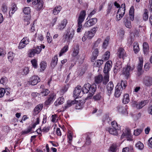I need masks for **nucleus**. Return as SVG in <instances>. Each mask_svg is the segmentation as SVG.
I'll return each instance as SVG.
<instances>
[{
    "label": "nucleus",
    "mask_w": 152,
    "mask_h": 152,
    "mask_svg": "<svg viewBox=\"0 0 152 152\" xmlns=\"http://www.w3.org/2000/svg\"><path fill=\"white\" fill-rule=\"evenodd\" d=\"M98 28L97 26H95L92 28L90 30L86 31L82 38V41L84 42L87 39H91L94 36L98 30Z\"/></svg>",
    "instance_id": "nucleus-1"
},
{
    "label": "nucleus",
    "mask_w": 152,
    "mask_h": 152,
    "mask_svg": "<svg viewBox=\"0 0 152 152\" xmlns=\"http://www.w3.org/2000/svg\"><path fill=\"white\" fill-rule=\"evenodd\" d=\"M75 34V31L72 28H70L65 32L63 37L65 41L69 42L72 40Z\"/></svg>",
    "instance_id": "nucleus-2"
},
{
    "label": "nucleus",
    "mask_w": 152,
    "mask_h": 152,
    "mask_svg": "<svg viewBox=\"0 0 152 152\" xmlns=\"http://www.w3.org/2000/svg\"><path fill=\"white\" fill-rule=\"evenodd\" d=\"M112 127L108 129V131L109 133L111 134L116 135L118 134V131L120 129L119 126H118L117 123L115 121H113L111 123Z\"/></svg>",
    "instance_id": "nucleus-3"
},
{
    "label": "nucleus",
    "mask_w": 152,
    "mask_h": 152,
    "mask_svg": "<svg viewBox=\"0 0 152 152\" xmlns=\"http://www.w3.org/2000/svg\"><path fill=\"white\" fill-rule=\"evenodd\" d=\"M125 4H123L117 12L116 18L117 21H119L122 18L125 13Z\"/></svg>",
    "instance_id": "nucleus-4"
},
{
    "label": "nucleus",
    "mask_w": 152,
    "mask_h": 152,
    "mask_svg": "<svg viewBox=\"0 0 152 152\" xmlns=\"http://www.w3.org/2000/svg\"><path fill=\"white\" fill-rule=\"evenodd\" d=\"M97 19L96 18H92L88 20V18L83 25V27L85 28H89L95 25L97 22Z\"/></svg>",
    "instance_id": "nucleus-5"
},
{
    "label": "nucleus",
    "mask_w": 152,
    "mask_h": 152,
    "mask_svg": "<svg viewBox=\"0 0 152 152\" xmlns=\"http://www.w3.org/2000/svg\"><path fill=\"white\" fill-rule=\"evenodd\" d=\"M86 15V11L85 10L81 11L77 19V23H82L84 21Z\"/></svg>",
    "instance_id": "nucleus-6"
},
{
    "label": "nucleus",
    "mask_w": 152,
    "mask_h": 152,
    "mask_svg": "<svg viewBox=\"0 0 152 152\" xmlns=\"http://www.w3.org/2000/svg\"><path fill=\"white\" fill-rule=\"evenodd\" d=\"M29 43L28 38L27 37H24L19 43L18 48L21 49L24 48Z\"/></svg>",
    "instance_id": "nucleus-7"
},
{
    "label": "nucleus",
    "mask_w": 152,
    "mask_h": 152,
    "mask_svg": "<svg viewBox=\"0 0 152 152\" xmlns=\"http://www.w3.org/2000/svg\"><path fill=\"white\" fill-rule=\"evenodd\" d=\"M40 81V80L39 77L37 76L34 75L30 78L28 83L30 85L34 86Z\"/></svg>",
    "instance_id": "nucleus-8"
},
{
    "label": "nucleus",
    "mask_w": 152,
    "mask_h": 152,
    "mask_svg": "<svg viewBox=\"0 0 152 152\" xmlns=\"http://www.w3.org/2000/svg\"><path fill=\"white\" fill-rule=\"evenodd\" d=\"M56 94L54 93H50L48 97V99L45 102V104L46 105H50L56 99Z\"/></svg>",
    "instance_id": "nucleus-9"
},
{
    "label": "nucleus",
    "mask_w": 152,
    "mask_h": 152,
    "mask_svg": "<svg viewBox=\"0 0 152 152\" xmlns=\"http://www.w3.org/2000/svg\"><path fill=\"white\" fill-rule=\"evenodd\" d=\"M32 4L34 5H37V10L39 11L43 8V3L40 0H32Z\"/></svg>",
    "instance_id": "nucleus-10"
},
{
    "label": "nucleus",
    "mask_w": 152,
    "mask_h": 152,
    "mask_svg": "<svg viewBox=\"0 0 152 152\" xmlns=\"http://www.w3.org/2000/svg\"><path fill=\"white\" fill-rule=\"evenodd\" d=\"M43 107V105L42 104H39L35 107L33 112V116L34 118H35V116L41 111Z\"/></svg>",
    "instance_id": "nucleus-11"
},
{
    "label": "nucleus",
    "mask_w": 152,
    "mask_h": 152,
    "mask_svg": "<svg viewBox=\"0 0 152 152\" xmlns=\"http://www.w3.org/2000/svg\"><path fill=\"white\" fill-rule=\"evenodd\" d=\"M117 110L118 112L124 115H127L128 113L126 105L125 107L121 105L118 106L117 107Z\"/></svg>",
    "instance_id": "nucleus-12"
},
{
    "label": "nucleus",
    "mask_w": 152,
    "mask_h": 152,
    "mask_svg": "<svg viewBox=\"0 0 152 152\" xmlns=\"http://www.w3.org/2000/svg\"><path fill=\"white\" fill-rule=\"evenodd\" d=\"M143 83L146 86H151L152 85V78L149 76H145L143 78Z\"/></svg>",
    "instance_id": "nucleus-13"
},
{
    "label": "nucleus",
    "mask_w": 152,
    "mask_h": 152,
    "mask_svg": "<svg viewBox=\"0 0 152 152\" xmlns=\"http://www.w3.org/2000/svg\"><path fill=\"white\" fill-rule=\"evenodd\" d=\"M112 65L111 61H107L105 64L104 69V72L105 73H107L110 70Z\"/></svg>",
    "instance_id": "nucleus-14"
},
{
    "label": "nucleus",
    "mask_w": 152,
    "mask_h": 152,
    "mask_svg": "<svg viewBox=\"0 0 152 152\" xmlns=\"http://www.w3.org/2000/svg\"><path fill=\"white\" fill-rule=\"evenodd\" d=\"M117 55L120 58L124 59V57H126V53L124 49L122 48H120L118 50Z\"/></svg>",
    "instance_id": "nucleus-15"
},
{
    "label": "nucleus",
    "mask_w": 152,
    "mask_h": 152,
    "mask_svg": "<svg viewBox=\"0 0 152 152\" xmlns=\"http://www.w3.org/2000/svg\"><path fill=\"white\" fill-rule=\"evenodd\" d=\"M81 87L79 85H78L75 88L74 91V96L75 98H77L78 97H81L80 94L81 92Z\"/></svg>",
    "instance_id": "nucleus-16"
},
{
    "label": "nucleus",
    "mask_w": 152,
    "mask_h": 152,
    "mask_svg": "<svg viewBox=\"0 0 152 152\" xmlns=\"http://www.w3.org/2000/svg\"><path fill=\"white\" fill-rule=\"evenodd\" d=\"M76 101L75 100H68L66 103L65 104L64 106L63 107V111L65 110L69 107L71 106L72 105L76 103Z\"/></svg>",
    "instance_id": "nucleus-17"
},
{
    "label": "nucleus",
    "mask_w": 152,
    "mask_h": 152,
    "mask_svg": "<svg viewBox=\"0 0 152 152\" xmlns=\"http://www.w3.org/2000/svg\"><path fill=\"white\" fill-rule=\"evenodd\" d=\"M114 88V85L112 82H109L106 86L107 90V94L110 96L112 94Z\"/></svg>",
    "instance_id": "nucleus-18"
},
{
    "label": "nucleus",
    "mask_w": 152,
    "mask_h": 152,
    "mask_svg": "<svg viewBox=\"0 0 152 152\" xmlns=\"http://www.w3.org/2000/svg\"><path fill=\"white\" fill-rule=\"evenodd\" d=\"M96 85L94 84L92 85L88 92L89 94L88 95L87 98H90L92 97L96 91Z\"/></svg>",
    "instance_id": "nucleus-19"
},
{
    "label": "nucleus",
    "mask_w": 152,
    "mask_h": 152,
    "mask_svg": "<svg viewBox=\"0 0 152 152\" xmlns=\"http://www.w3.org/2000/svg\"><path fill=\"white\" fill-rule=\"evenodd\" d=\"M123 89H121V87L118 85L116 86L115 89V96L116 97L120 96L122 93Z\"/></svg>",
    "instance_id": "nucleus-20"
},
{
    "label": "nucleus",
    "mask_w": 152,
    "mask_h": 152,
    "mask_svg": "<svg viewBox=\"0 0 152 152\" xmlns=\"http://www.w3.org/2000/svg\"><path fill=\"white\" fill-rule=\"evenodd\" d=\"M133 69L131 68L130 66L127 65L126 68H124L123 70V73L127 77L129 75L130 73L132 71Z\"/></svg>",
    "instance_id": "nucleus-21"
},
{
    "label": "nucleus",
    "mask_w": 152,
    "mask_h": 152,
    "mask_svg": "<svg viewBox=\"0 0 152 152\" xmlns=\"http://www.w3.org/2000/svg\"><path fill=\"white\" fill-rule=\"evenodd\" d=\"M79 50L78 46L77 45L74 48L72 53V56L73 57L76 58L77 59H78V55L79 52Z\"/></svg>",
    "instance_id": "nucleus-22"
},
{
    "label": "nucleus",
    "mask_w": 152,
    "mask_h": 152,
    "mask_svg": "<svg viewBox=\"0 0 152 152\" xmlns=\"http://www.w3.org/2000/svg\"><path fill=\"white\" fill-rule=\"evenodd\" d=\"M91 85L88 83L85 84L83 87L82 91L83 93H87L89 92Z\"/></svg>",
    "instance_id": "nucleus-23"
},
{
    "label": "nucleus",
    "mask_w": 152,
    "mask_h": 152,
    "mask_svg": "<svg viewBox=\"0 0 152 152\" xmlns=\"http://www.w3.org/2000/svg\"><path fill=\"white\" fill-rule=\"evenodd\" d=\"M64 99L63 96L60 97L58 98L54 103V105L58 106L63 104L64 102Z\"/></svg>",
    "instance_id": "nucleus-24"
},
{
    "label": "nucleus",
    "mask_w": 152,
    "mask_h": 152,
    "mask_svg": "<svg viewBox=\"0 0 152 152\" xmlns=\"http://www.w3.org/2000/svg\"><path fill=\"white\" fill-rule=\"evenodd\" d=\"M67 23V20L65 19L63 20L58 26V28L60 30H63L66 26Z\"/></svg>",
    "instance_id": "nucleus-25"
},
{
    "label": "nucleus",
    "mask_w": 152,
    "mask_h": 152,
    "mask_svg": "<svg viewBox=\"0 0 152 152\" xmlns=\"http://www.w3.org/2000/svg\"><path fill=\"white\" fill-rule=\"evenodd\" d=\"M143 51L144 54L147 55L149 51V47L148 44L146 42H144L143 45Z\"/></svg>",
    "instance_id": "nucleus-26"
},
{
    "label": "nucleus",
    "mask_w": 152,
    "mask_h": 152,
    "mask_svg": "<svg viewBox=\"0 0 152 152\" xmlns=\"http://www.w3.org/2000/svg\"><path fill=\"white\" fill-rule=\"evenodd\" d=\"M29 70L28 67H25L21 69L19 71L20 75H26L29 72Z\"/></svg>",
    "instance_id": "nucleus-27"
},
{
    "label": "nucleus",
    "mask_w": 152,
    "mask_h": 152,
    "mask_svg": "<svg viewBox=\"0 0 152 152\" xmlns=\"http://www.w3.org/2000/svg\"><path fill=\"white\" fill-rule=\"evenodd\" d=\"M134 6H131L129 11V14L130 18L132 21H133L134 19Z\"/></svg>",
    "instance_id": "nucleus-28"
},
{
    "label": "nucleus",
    "mask_w": 152,
    "mask_h": 152,
    "mask_svg": "<svg viewBox=\"0 0 152 152\" xmlns=\"http://www.w3.org/2000/svg\"><path fill=\"white\" fill-rule=\"evenodd\" d=\"M45 46L44 45H41L40 46H37L33 49L34 50L36 54H39L42 50V48L44 49L45 48Z\"/></svg>",
    "instance_id": "nucleus-29"
},
{
    "label": "nucleus",
    "mask_w": 152,
    "mask_h": 152,
    "mask_svg": "<svg viewBox=\"0 0 152 152\" xmlns=\"http://www.w3.org/2000/svg\"><path fill=\"white\" fill-rule=\"evenodd\" d=\"M139 63L137 67L139 72H140L142 69L143 66V58L142 56L139 57Z\"/></svg>",
    "instance_id": "nucleus-30"
},
{
    "label": "nucleus",
    "mask_w": 152,
    "mask_h": 152,
    "mask_svg": "<svg viewBox=\"0 0 152 152\" xmlns=\"http://www.w3.org/2000/svg\"><path fill=\"white\" fill-rule=\"evenodd\" d=\"M62 9V7L60 6L54 7L53 10V14L54 15H57L59 13Z\"/></svg>",
    "instance_id": "nucleus-31"
},
{
    "label": "nucleus",
    "mask_w": 152,
    "mask_h": 152,
    "mask_svg": "<svg viewBox=\"0 0 152 152\" xmlns=\"http://www.w3.org/2000/svg\"><path fill=\"white\" fill-rule=\"evenodd\" d=\"M148 102L147 100L142 101L137 104H136V107L137 109H141L145 106Z\"/></svg>",
    "instance_id": "nucleus-32"
},
{
    "label": "nucleus",
    "mask_w": 152,
    "mask_h": 152,
    "mask_svg": "<svg viewBox=\"0 0 152 152\" xmlns=\"http://www.w3.org/2000/svg\"><path fill=\"white\" fill-rule=\"evenodd\" d=\"M103 77L101 75H99L95 77V81L96 83H100L102 81Z\"/></svg>",
    "instance_id": "nucleus-33"
},
{
    "label": "nucleus",
    "mask_w": 152,
    "mask_h": 152,
    "mask_svg": "<svg viewBox=\"0 0 152 152\" xmlns=\"http://www.w3.org/2000/svg\"><path fill=\"white\" fill-rule=\"evenodd\" d=\"M121 64V62L120 61H118L116 63L114 69V73H116L121 68L122 66Z\"/></svg>",
    "instance_id": "nucleus-34"
},
{
    "label": "nucleus",
    "mask_w": 152,
    "mask_h": 152,
    "mask_svg": "<svg viewBox=\"0 0 152 152\" xmlns=\"http://www.w3.org/2000/svg\"><path fill=\"white\" fill-rule=\"evenodd\" d=\"M129 100V94H125L123 97V103L124 104H126L128 103Z\"/></svg>",
    "instance_id": "nucleus-35"
},
{
    "label": "nucleus",
    "mask_w": 152,
    "mask_h": 152,
    "mask_svg": "<svg viewBox=\"0 0 152 152\" xmlns=\"http://www.w3.org/2000/svg\"><path fill=\"white\" fill-rule=\"evenodd\" d=\"M58 57L57 56H55L53 58V60L51 63L52 67H54L57 64Z\"/></svg>",
    "instance_id": "nucleus-36"
},
{
    "label": "nucleus",
    "mask_w": 152,
    "mask_h": 152,
    "mask_svg": "<svg viewBox=\"0 0 152 152\" xmlns=\"http://www.w3.org/2000/svg\"><path fill=\"white\" fill-rule=\"evenodd\" d=\"M68 49V46L67 45L64 46L63 48L61 50L59 54V56H61L63 55V54L66 52Z\"/></svg>",
    "instance_id": "nucleus-37"
},
{
    "label": "nucleus",
    "mask_w": 152,
    "mask_h": 152,
    "mask_svg": "<svg viewBox=\"0 0 152 152\" xmlns=\"http://www.w3.org/2000/svg\"><path fill=\"white\" fill-rule=\"evenodd\" d=\"M133 150V147L131 145L124 148L122 149V152H129Z\"/></svg>",
    "instance_id": "nucleus-38"
},
{
    "label": "nucleus",
    "mask_w": 152,
    "mask_h": 152,
    "mask_svg": "<svg viewBox=\"0 0 152 152\" xmlns=\"http://www.w3.org/2000/svg\"><path fill=\"white\" fill-rule=\"evenodd\" d=\"M73 134L72 132H69V133L67 135L68 142L70 144H71V142L72 141L73 138Z\"/></svg>",
    "instance_id": "nucleus-39"
},
{
    "label": "nucleus",
    "mask_w": 152,
    "mask_h": 152,
    "mask_svg": "<svg viewBox=\"0 0 152 152\" xmlns=\"http://www.w3.org/2000/svg\"><path fill=\"white\" fill-rule=\"evenodd\" d=\"M133 50L135 53H137L140 50L139 45L137 42H135L134 43Z\"/></svg>",
    "instance_id": "nucleus-40"
},
{
    "label": "nucleus",
    "mask_w": 152,
    "mask_h": 152,
    "mask_svg": "<svg viewBox=\"0 0 152 152\" xmlns=\"http://www.w3.org/2000/svg\"><path fill=\"white\" fill-rule=\"evenodd\" d=\"M16 10V6L14 4L10 8L9 13L10 16H11V15H12V14L15 13Z\"/></svg>",
    "instance_id": "nucleus-41"
},
{
    "label": "nucleus",
    "mask_w": 152,
    "mask_h": 152,
    "mask_svg": "<svg viewBox=\"0 0 152 152\" xmlns=\"http://www.w3.org/2000/svg\"><path fill=\"white\" fill-rule=\"evenodd\" d=\"M136 147L140 150H142L144 147L143 144L140 142H138L136 145Z\"/></svg>",
    "instance_id": "nucleus-42"
},
{
    "label": "nucleus",
    "mask_w": 152,
    "mask_h": 152,
    "mask_svg": "<svg viewBox=\"0 0 152 152\" xmlns=\"http://www.w3.org/2000/svg\"><path fill=\"white\" fill-rule=\"evenodd\" d=\"M14 57V54L12 52H9L8 54V58L9 61L11 62L12 61Z\"/></svg>",
    "instance_id": "nucleus-43"
},
{
    "label": "nucleus",
    "mask_w": 152,
    "mask_h": 152,
    "mask_svg": "<svg viewBox=\"0 0 152 152\" xmlns=\"http://www.w3.org/2000/svg\"><path fill=\"white\" fill-rule=\"evenodd\" d=\"M105 74H106L102 80L103 83L104 85L106 84L109 81V75L107 73Z\"/></svg>",
    "instance_id": "nucleus-44"
},
{
    "label": "nucleus",
    "mask_w": 152,
    "mask_h": 152,
    "mask_svg": "<svg viewBox=\"0 0 152 152\" xmlns=\"http://www.w3.org/2000/svg\"><path fill=\"white\" fill-rule=\"evenodd\" d=\"M148 13L147 9H145L143 14V18L145 20H148Z\"/></svg>",
    "instance_id": "nucleus-45"
},
{
    "label": "nucleus",
    "mask_w": 152,
    "mask_h": 152,
    "mask_svg": "<svg viewBox=\"0 0 152 152\" xmlns=\"http://www.w3.org/2000/svg\"><path fill=\"white\" fill-rule=\"evenodd\" d=\"M124 24L125 26L128 28H131L132 27L131 22L129 20L126 19L124 20Z\"/></svg>",
    "instance_id": "nucleus-46"
},
{
    "label": "nucleus",
    "mask_w": 152,
    "mask_h": 152,
    "mask_svg": "<svg viewBox=\"0 0 152 152\" xmlns=\"http://www.w3.org/2000/svg\"><path fill=\"white\" fill-rule=\"evenodd\" d=\"M127 82L125 81H122L121 83H118L117 85H118L121 87V89H124L126 86Z\"/></svg>",
    "instance_id": "nucleus-47"
},
{
    "label": "nucleus",
    "mask_w": 152,
    "mask_h": 152,
    "mask_svg": "<svg viewBox=\"0 0 152 152\" xmlns=\"http://www.w3.org/2000/svg\"><path fill=\"white\" fill-rule=\"evenodd\" d=\"M126 137H130L131 136V134L130 131L128 129H125L124 131L123 132Z\"/></svg>",
    "instance_id": "nucleus-48"
},
{
    "label": "nucleus",
    "mask_w": 152,
    "mask_h": 152,
    "mask_svg": "<svg viewBox=\"0 0 152 152\" xmlns=\"http://www.w3.org/2000/svg\"><path fill=\"white\" fill-rule=\"evenodd\" d=\"M40 66L41 68L40 70L42 71H43L46 68L47 64L45 62L42 61L41 63Z\"/></svg>",
    "instance_id": "nucleus-49"
},
{
    "label": "nucleus",
    "mask_w": 152,
    "mask_h": 152,
    "mask_svg": "<svg viewBox=\"0 0 152 152\" xmlns=\"http://www.w3.org/2000/svg\"><path fill=\"white\" fill-rule=\"evenodd\" d=\"M23 12L25 14L28 15L31 12V9L29 7H25L23 9Z\"/></svg>",
    "instance_id": "nucleus-50"
},
{
    "label": "nucleus",
    "mask_w": 152,
    "mask_h": 152,
    "mask_svg": "<svg viewBox=\"0 0 152 152\" xmlns=\"http://www.w3.org/2000/svg\"><path fill=\"white\" fill-rule=\"evenodd\" d=\"M110 55L109 52L107 51L104 54L102 57V58L105 61L107 60L108 59Z\"/></svg>",
    "instance_id": "nucleus-51"
},
{
    "label": "nucleus",
    "mask_w": 152,
    "mask_h": 152,
    "mask_svg": "<svg viewBox=\"0 0 152 152\" xmlns=\"http://www.w3.org/2000/svg\"><path fill=\"white\" fill-rule=\"evenodd\" d=\"M109 38L107 37L104 40L103 43L102 47L104 49H105L108 44V41H109Z\"/></svg>",
    "instance_id": "nucleus-52"
},
{
    "label": "nucleus",
    "mask_w": 152,
    "mask_h": 152,
    "mask_svg": "<svg viewBox=\"0 0 152 152\" xmlns=\"http://www.w3.org/2000/svg\"><path fill=\"white\" fill-rule=\"evenodd\" d=\"M31 62L33 67L35 68H37L38 66L37 60L35 59H33L31 61Z\"/></svg>",
    "instance_id": "nucleus-53"
},
{
    "label": "nucleus",
    "mask_w": 152,
    "mask_h": 152,
    "mask_svg": "<svg viewBox=\"0 0 152 152\" xmlns=\"http://www.w3.org/2000/svg\"><path fill=\"white\" fill-rule=\"evenodd\" d=\"M50 91L48 89H44L41 92V94L42 96H47L49 93Z\"/></svg>",
    "instance_id": "nucleus-54"
},
{
    "label": "nucleus",
    "mask_w": 152,
    "mask_h": 152,
    "mask_svg": "<svg viewBox=\"0 0 152 152\" xmlns=\"http://www.w3.org/2000/svg\"><path fill=\"white\" fill-rule=\"evenodd\" d=\"M103 61L102 60H99L95 61L94 63V65L96 67H99L103 63Z\"/></svg>",
    "instance_id": "nucleus-55"
},
{
    "label": "nucleus",
    "mask_w": 152,
    "mask_h": 152,
    "mask_svg": "<svg viewBox=\"0 0 152 152\" xmlns=\"http://www.w3.org/2000/svg\"><path fill=\"white\" fill-rule=\"evenodd\" d=\"M33 49L31 50L28 51V56L29 57H33L36 53L35 52Z\"/></svg>",
    "instance_id": "nucleus-56"
},
{
    "label": "nucleus",
    "mask_w": 152,
    "mask_h": 152,
    "mask_svg": "<svg viewBox=\"0 0 152 152\" xmlns=\"http://www.w3.org/2000/svg\"><path fill=\"white\" fill-rule=\"evenodd\" d=\"M142 130L141 129H137L134 131V134L135 136H137L139 135L142 132Z\"/></svg>",
    "instance_id": "nucleus-57"
},
{
    "label": "nucleus",
    "mask_w": 152,
    "mask_h": 152,
    "mask_svg": "<svg viewBox=\"0 0 152 152\" xmlns=\"http://www.w3.org/2000/svg\"><path fill=\"white\" fill-rule=\"evenodd\" d=\"M1 10L3 13H7V5L5 4H3L2 6Z\"/></svg>",
    "instance_id": "nucleus-58"
},
{
    "label": "nucleus",
    "mask_w": 152,
    "mask_h": 152,
    "mask_svg": "<svg viewBox=\"0 0 152 152\" xmlns=\"http://www.w3.org/2000/svg\"><path fill=\"white\" fill-rule=\"evenodd\" d=\"M77 33L81 32L82 29V23H77Z\"/></svg>",
    "instance_id": "nucleus-59"
},
{
    "label": "nucleus",
    "mask_w": 152,
    "mask_h": 152,
    "mask_svg": "<svg viewBox=\"0 0 152 152\" xmlns=\"http://www.w3.org/2000/svg\"><path fill=\"white\" fill-rule=\"evenodd\" d=\"M116 145L113 144L110 147V150L112 152H116Z\"/></svg>",
    "instance_id": "nucleus-60"
},
{
    "label": "nucleus",
    "mask_w": 152,
    "mask_h": 152,
    "mask_svg": "<svg viewBox=\"0 0 152 152\" xmlns=\"http://www.w3.org/2000/svg\"><path fill=\"white\" fill-rule=\"evenodd\" d=\"M46 37L48 42V43H50L52 41V37H50V34L48 32L47 33Z\"/></svg>",
    "instance_id": "nucleus-61"
},
{
    "label": "nucleus",
    "mask_w": 152,
    "mask_h": 152,
    "mask_svg": "<svg viewBox=\"0 0 152 152\" xmlns=\"http://www.w3.org/2000/svg\"><path fill=\"white\" fill-rule=\"evenodd\" d=\"M7 81V78L6 77H3L1 79L0 82L1 84L4 85L6 84Z\"/></svg>",
    "instance_id": "nucleus-62"
},
{
    "label": "nucleus",
    "mask_w": 152,
    "mask_h": 152,
    "mask_svg": "<svg viewBox=\"0 0 152 152\" xmlns=\"http://www.w3.org/2000/svg\"><path fill=\"white\" fill-rule=\"evenodd\" d=\"M5 93V90L4 88H0V98L3 97Z\"/></svg>",
    "instance_id": "nucleus-63"
},
{
    "label": "nucleus",
    "mask_w": 152,
    "mask_h": 152,
    "mask_svg": "<svg viewBox=\"0 0 152 152\" xmlns=\"http://www.w3.org/2000/svg\"><path fill=\"white\" fill-rule=\"evenodd\" d=\"M112 5L111 4H109L107 9V14H108L110 13L112 10Z\"/></svg>",
    "instance_id": "nucleus-64"
}]
</instances>
